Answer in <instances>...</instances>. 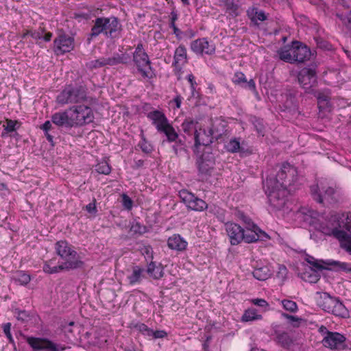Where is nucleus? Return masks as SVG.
Masks as SVG:
<instances>
[{
  "label": "nucleus",
  "mask_w": 351,
  "mask_h": 351,
  "mask_svg": "<svg viewBox=\"0 0 351 351\" xmlns=\"http://www.w3.org/2000/svg\"><path fill=\"white\" fill-rule=\"evenodd\" d=\"M138 147L141 149L146 154L151 153L153 151V147L150 143L147 141L145 138H142L138 143Z\"/></svg>",
  "instance_id": "43"
},
{
  "label": "nucleus",
  "mask_w": 351,
  "mask_h": 351,
  "mask_svg": "<svg viewBox=\"0 0 351 351\" xmlns=\"http://www.w3.org/2000/svg\"><path fill=\"white\" fill-rule=\"evenodd\" d=\"M70 108L64 111L54 113L51 116V122L59 127H73Z\"/></svg>",
  "instance_id": "22"
},
{
  "label": "nucleus",
  "mask_w": 351,
  "mask_h": 351,
  "mask_svg": "<svg viewBox=\"0 0 351 351\" xmlns=\"http://www.w3.org/2000/svg\"><path fill=\"white\" fill-rule=\"evenodd\" d=\"M311 193L313 198L319 203H322L324 199H337L339 195L334 188L322 182L319 184L312 185Z\"/></svg>",
  "instance_id": "13"
},
{
  "label": "nucleus",
  "mask_w": 351,
  "mask_h": 351,
  "mask_svg": "<svg viewBox=\"0 0 351 351\" xmlns=\"http://www.w3.org/2000/svg\"><path fill=\"white\" fill-rule=\"evenodd\" d=\"M55 249L57 254L64 261V267L68 269L80 267L83 262L77 252L66 241H59L56 243Z\"/></svg>",
  "instance_id": "5"
},
{
  "label": "nucleus",
  "mask_w": 351,
  "mask_h": 351,
  "mask_svg": "<svg viewBox=\"0 0 351 351\" xmlns=\"http://www.w3.org/2000/svg\"><path fill=\"white\" fill-rule=\"evenodd\" d=\"M74 47L73 38L65 34L60 33L54 40V51L57 54L71 51Z\"/></svg>",
  "instance_id": "14"
},
{
  "label": "nucleus",
  "mask_w": 351,
  "mask_h": 351,
  "mask_svg": "<svg viewBox=\"0 0 351 351\" xmlns=\"http://www.w3.org/2000/svg\"><path fill=\"white\" fill-rule=\"evenodd\" d=\"M203 152L202 155L197 159V165L199 171L207 174L213 168L215 158L210 149L203 150Z\"/></svg>",
  "instance_id": "20"
},
{
  "label": "nucleus",
  "mask_w": 351,
  "mask_h": 351,
  "mask_svg": "<svg viewBox=\"0 0 351 351\" xmlns=\"http://www.w3.org/2000/svg\"><path fill=\"white\" fill-rule=\"evenodd\" d=\"M183 98L180 95H177L173 100L170 101V104L174 106L176 108H180Z\"/></svg>",
  "instance_id": "51"
},
{
  "label": "nucleus",
  "mask_w": 351,
  "mask_h": 351,
  "mask_svg": "<svg viewBox=\"0 0 351 351\" xmlns=\"http://www.w3.org/2000/svg\"><path fill=\"white\" fill-rule=\"evenodd\" d=\"M287 317L292 321L298 320V319L293 315H287Z\"/></svg>",
  "instance_id": "61"
},
{
  "label": "nucleus",
  "mask_w": 351,
  "mask_h": 351,
  "mask_svg": "<svg viewBox=\"0 0 351 351\" xmlns=\"http://www.w3.org/2000/svg\"><path fill=\"white\" fill-rule=\"evenodd\" d=\"M52 34L51 33H47L43 38L45 41H49L51 38Z\"/></svg>",
  "instance_id": "59"
},
{
  "label": "nucleus",
  "mask_w": 351,
  "mask_h": 351,
  "mask_svg": "<svg viewBox=\"0 0 351 351\" xmlns=\"http://www.w3.org/2000/svg\"><path fill=\"white\" fill-rule=\"evenodd\" d=\"M187 62L186 49L183 45L176 48L174 53L173 64L176 69L180 71L182 66Z\"/></svg>",
  "instance_id": "24"
},
{
  "label": "nucleus",
  "mask_w": 351,
  "mask_h": 351,
  "mask_svg": "<svg viewBox=\"0 0 351 351\" xmlns=\"http://www.w3.org/2000/svg\"><path fill=\"white\" fill-rule=\"evenodd\" d=\"M15 316L18 320L25 321L28 317V314L25 311H18L15 313Z\"/></svg>",
  "instance_id": "52"
},
{
  "label": "nucleus",
  "mask_w": 351,
  "mask_h": 351,
  "mask_svg": "<svg viewBox=\"0 0 351 351\" xmlns=\"http://www.w3.org/2000/svg\"><path fill=\"white\" fill-rule=\"evenodd\" d=\"M181 1H182V3H183L184 5H189V0H181Z\"/></svg>",
  "instance_id": "63"
},
{
  "label": "nucleus",
  "mask_w": 351,
  "mask_h": 351,
  "mask_svg": "<svg viewBox=\"0 0 351 351\" xmlns=\"http://www.w3.org/2000/svg\"><path fill=\"white\" fill-rule=\"evenodd\" d=\"M167 336V333L162 330H158L154 331L152 330V334H151V339H162Z\"/></svg>",
  "instance_id": "47"
},
{
  "label": "nucleus",
  "mask_w": 351,
  "mask_h": 351,
  "mask_svg": "<svg viewBox=\"0 0 351 351\" xmlns=\"http://www.w3.org/2000/svg\"><path fill=\"white\" fill-rule=\"evenodd\" d=\"M95 171L100 174L108 175L111 171V167L107 161L102 160L96 165Z\"/></svg>",
  "instance_id": "37"
},
{
  "label": "nucleus",
  "mask_w": 351,
  "mask_h": 351,
  "mask_svg": "<svg viewBox=\"0 0 351 351\" xmlns=\"http://www.w3.org/2000/svg\"><path fill=\"white\" fill-rule=\"evenodd\" d=\"M346 338L339 332H327L322 339L323 345L330 349H340L344 346Z\"/></svg>",
  "instance_id": "19"
},
{
  "label": "nucleus",
  "mask_w": 351,
  "mask_h": 351,
  "mask_svg": "<svg viewBox=\"0 0 351 351\" xmlns=\"http://www.w3.org/2000/svg\"><path fill=\"white\" fill-rule=\"evenodd\" d=\"M284 309L291 313H295L298 311V305L293 300L285 299L280 301Z\"/></svg>",
  "instance_id": "38"
},
{
  "label": "nucleus",
  "mask_w": 351,
  "mask_h": 351,
  "mask_svg": "<svg viewBox=\"0 0 351 351\" xmlns=\"http://www.w3.org/2000/svg\"><path fill=\"white\" fill-rule=\"evenodd\" d=\"M19 122L17 121L6 119L5 123L3 125L4 131L2 132V136H5V134L16 131Z\"/></svg>",
  "instance_id": "36"
},
{
  "label": "nucleus",
  "mask_w": 351,
  "mask_h": 351,
  "mask_svg": "<svg viewBox=\"0 0 351 351\" xmlns=\"http://www.w3.org/2000/svg\"><path fill=\"white\" fill-rule=\"evenodd\" d=\"M232 82L234 83V84H240L243 82H246V78H245V75L241 73V72H237L235 73L233 78H232Z\"/></svg>",
  "instance_id": "46"
},
{
  "label": "nucleus",
  "mask_w": 351,
  "mask_h": 351,
  "mask_svg": "<svg viewBox=\"0 0 351 351\" xmlns=\"http://www.w3.org/2000/svg\"><path fill=\"white\" fill-rule=\"evenodd\" d=\"M224 6L230 15L236 16L239 15V0H226L224 1Z\"/></svg>",
  "instance_id": "32"
},
{
  "label": "nucleus",
  "mask_w": 351,
  "mask_h": 351,
  "mask_svg": "<svg viewBox=\"0 0 351 351\" xmlns=\"http://www.w3.org/2000/svg\"><path fill=\"white\" fill-rule=\"evenodd\" d=\"M135 328L143 335L146 337L147 339H151V334H152V329L148 328L147 326H146L145 324H142V323L137 324L135 326Z\"/></svg>",
  "instance_id": "40"
},
{
  "label": "nucleus",
  "mask_w": 351,
  "mask_h": 351,
  "mask_svg": "<svg viewBox=\"0 0 351 351\" xmlns=\"http://www.w3.org/2000/svg\"><path fill=\"white\" fill-rule=\"evenodd\" d=\"M262 319V315L259 314L256 309L251 308L245 311L241 317L242 322H252Z\"/></svg>",
  "instance_id": "30"
},
{
  "label": "nucleus",
  "mask_w": 351,
  "mask_h": 351,
  "mask_svg": "<svg viewBox=\"0 0 351 351\" xmlns=\"http://www.w3.org/2000/svg\"><path fill=\"white\" fill-rule=\"evenodd\" d=\"M305 260L307 263H308L317 269L328 268L329 266H333L335 267H338L339 269L343 270H350L348 267V264L346 263H341L330 259H328L326 261L323 260H317L314 257L311 256H306Z\"/></svg>",
  "instance_id": "15"
},
{
  "label": "nucleus",
  "mask_w": 351,
  "mask_h": 351,
  "mask_svg": "<svg viewBox=\"0 0 351 351\" xmlns=\"http://www.w3.org/2000/svg\"><path fill=\"white\" fill-rule=\"evenodd\" d=\"M281 60L287 62H304L311 55L309 49L298 41H293L291 45H286L278 51Z\"/></svg>",
  "instance_id": "4"
},
{
  "label": "nucleus",
  "mask_w": 351,
  "mask_h": 351,
  "mask_svg": "<svg viewBox=\"0 0 351 351\" xmlns=\"http://www.w3.org/2000/svg\"><path fill=\"white\" fill-rule=\"evenodd\" d=\"M159 132H163L167 137L168 141L170 142L176 141L178 137L175 129L169 123Z\"/></svg>",
  "instance_id": "33"
},
{
  "label": "nucleus",
  "mask_w": 351,
  "mask_h": 351,
  "mask_svg": "<svg viewBox=\"0 0 351 351\" xmlns=\"http://www.w3.org/2000/svg\"><path fill=\"white\" fill-rule=\"evenodd\" d=\"M317 304L324 311L337 316L343 317L346 314L345 306L342 303L327 293H322L318 295Z\"/></svg>",
  "instance_id": "8"
},
{
  "label": "nucleus",
  "mask_w": 351,
  "mask_h": 351,
  "mask_svg": "<svg viewBox=\"0 0 351 351\" xmlns=\"http://www.w3.org/2000/svg\"><path fill=\"white\" fill-rule=\"evenodd\" d=\"M27 342L34 350L45 349L46 351H62L64 350V347L56 345L45 339L29 337Z\"/></svg>",
  "instance_id": "16"
},
{
  "label": "nucleus",
  "mask_w": 351,
  "mask_h": 351,
  "mask_svg": "<svg viewBox=\"0 0 351 351\" xmlns=\"http://www.w3.org/2000/svg\"><path fill=\"white\" fill-rule=\"evenodd\" d=\"M247 14L248 17L254 23H258L259 21L266 20L267 16L264 12L259 10L256 8H250L247 10Z\"/></svg>",
  "instance_id": "29"
},
{
  "label": "nucleus",
  "mask_w": 351,
  "mask_h": 351,
  "mask_svg": "<svg viewBox=\"0 0 351 351\" xmlns=\"http://www.w3.org/2000/svg\"><path fill=\"white\" fill-rule=\"evenodd\" d=\"M171 27L173 28L174 34H176V35H178L180 30L178 29V28L176 27V26L173 22L171 23Z\"/></svg>",
  "instance_id": "58"
},
{
  "label": "nucleus",
  "mask_w": 351,
  "mask_h": 351,
  "mask_svg": "<svg viewBox=\"0 0 351 351\" xmlns=\"http://www.w3.org/2000/svg\"><path fill=\"white\" fill-rule=\"evenodd\" d=\"M64 269H66V268L64 267L63 263H62L60 265L56 264V258L46 261L43 266V271L45 273L50 274L58 273Z\"/></svg>",
  "instance_id": "26"
},
{
  "label": "nucleus",
  "mask_w": 351,
  "mask_h": 351,
  "mask_svg": "<svg viewBox=\"0 0 351 351\" xmlns=\"http://www.w3.org/2000/svg\"><path fill=\"white\" fill-rule=\"evenodd\" d=\"M11 324L10 323H6L3 325V332L6 336V337L9 339V341L11 342L13 341L11 332Z\"/></svg>",
  "instance_id": "49"
},
{
  "label": "nucleus",
  "mask_w": 351,
  "mask_h": 351,
  "mask_svg": "<svg viewBox=\"0 0 351 351\" xmlns=\"http://www.w3.org/2000/svg\"><path fill=\"white\" fill-rule=\"evenodd\" d=\"M200 123L191 119H186L182 124V128L185 133L191 134L193 132L196 131L197 125H199Z\"/></svg>",
  "instance_id": "34"
},
{
  "label": "nucleus",
  "mask_w": 351,
  "mask_h": 351,
  "mask_svg": "<svg viewBox=\"0 0 351 351\" xmlns=\"http://www.w3.org/2000/svg\"><path fill=\"white\" fill-rule=\"evenodd\" d=\"M28 36H30L34 40H39L43 38V33L37 31L27 30L23 33L22 38H25Z\"/></svg>",
  "instance_id": "44"
},
{
  "label": "nucleus",
  "mask_w": 351,
  "mask_h": 351,
  "mask_svg": "<svg viewBox=\"0 0 351 351\" xmlns=\"http://www.w3.org/2000/svg\"><path fill=\"white\" fill-rule=\"evenodd\" d=\"M300 185L298 171L289 163H283L276 177L269 176L263 183L269 204L282 210L284 217L298 225H309L324 234L337 239L342 248L351 252V219L348 214L331 215L322 223H317V212L307 207L293 208L286 199Z\"/></svg>",
  "instance_id": "1"
},
{
  "label": "nucleus",
  "mask_w": 351,
  "mask_h": 351,
  "mask_svg": "<svg viewBox=\"0 0 351 351\" xmlns=\"http://www.w3.org/2000/svg\"><path fill=\"white\" fill-rule=\"evenodd\" d=\"M143 271V269L139 266L133 267L131 274L127 276V281L129 285H134L139 283L141 280Z\"/></svg>",
  "instance_id": "28"
},
{
  "label": "nucleus",
  "mask_w": 351,
  "mask_h": 351,
  "mask_svg": "<svg viewBox=\"0 0 351 351\" xmlns=\"http://www.w3.org/2000/svg\"><path fill=\"white\" fill-rule=\"evenodd\" d=\"M301 278L306 282L309 283H315L319 280V275L315 270L310 269L308 271H305L301 274Z\"/></svg>",
  "instance_id": "35"
},
{
  "label": "nucleus",
  "mask_w": 351,
  "mask_h": 351,
  "mask_svg": "<svg viewBox=\"0 0 351 351\" xmlns=\"http://www.w3.org/2000/svg\"><path fill=\"white\" fill-rule=\"evenodd\" d=\"M85 98L86 94L83 89L69 85L57 96L56 101L59 104L65 105L82 101Z\"/></svg>",
  "instance_id": "12"
},
{
  "label": "nucleus",
  "mask_w": 351,
  "mask_h": 351,
  "mask_svg": "<svg viewBox=\"0 0 351 351\" xmlns=\"http://www.w3.org/2000/svg\"><path fill=\"white\" fill-rule=\"evenodd\" d=\"M168 247L174 250L182 251L187 247V242L179 234H173L167 241Z\"/></svg>",
  "instance_id": "25"
},
{
  "label": "nucleus",
  "mask_w": 351,
  "mask_h": 351,
  "mask_svg": "<svg viewBox=\"0 0 351 351\" xmlns=\"http://www.w3.org/2000/svg\"><path fill=\"white\" fill-rule=\"evenodd\" d=\"M147 272L154 279H160L164 275L163 267L161 265H156L151 261L147 265Z\"/></svg>",
  "instance_id": "27"
},
{
  "label": "nucleus",
  "mask_w": 351,
  "mask_h": 351,
  "mask_svg": "<svg viewBox=\"0 0 351 351\" xmlns=\"http://www.w3.org/2000/svg\"><path fill=\"white\" fill-rule=\"evenodd\" d=\"M14 280L21 285H25L29 283L31 278L29 274L20 271L15 274Z\"/></svg>",
  "instance_id": "39"
},
{
  "label": "nucleus",
  "mask_w": 351,
  "mask_h": 351,
  "mask_svg": "<svg viewBox=\"0 0 351 351\" xmlns=\"http://www.w3.org/2000/svg\"><path fill=\"white\" fill-rule=\"evenodd\" d=\"M278 340L281 341L283 345H287L289 342L288 335L286 333L282 334L278 336Z\"/></svg>",
  "instance_id": "54"
},
{
  "label": "nucleus",
  "mask_w": 351,
  "mask_h": 351,
  "mask_svg": "<svg viewBox=\"0 0 351 351\" xmlns=\"http://www.w3.org/2000/svg\"><path fill=\"white\" fill-rule=\"evenodd\" d=\"M6 189L5 185L3 183L0 182V191H3Z\"/></svg>",
  "instance_id": "62"
},
{
  "label": "nucleus",
  "mask_w": 351,
  "mask_h": 351,
  "mask_svg": "<svg viewBox=\"0 0 351 351\" xmlns=\"http://www.w3.org/2000/svg\"><path fill=\"white\" fill-rule=\"evenodd\" d=\"M252 303L262 308H267L268 306L267 302L264 299H253L252 300Z\"/></svg>",
  "instance_id": "48"
},
{
  "label": "nucleus",
  "mask_w": 351,
  "mask_h": 351,
  "mask_svg": "<svg viewBox=\"0 0 351 351\" xmlns=\"http://www.w3.org/2000/svg\"><path fill=\"white\" fill-rule=\"evenodd\" d=\"M225 230L228 234L231 245H238L243 241V228L233 222L225 223Z\"/></svg>",
  "instance_id": "17"
},
{
  "label": "nucleus",
  "mask_w": 351,
  "mask_h": 351,
  "mask_svg": "<svg viewBox=\"0 0 351 351\" xmlns=\"http://www.w3.org/2000/svg\"><path fill=\"white\" fill-rule=\"evenodd\" d=\"M119 30V23L116 18H98L92 28L91 36H97L103 33L108 37L115 38Z\"/></svg>",
  "instance_id": "6"
},
{
  "label": "nucleus",
  "mask_w": 351,
  "mask_h": 351,
  "mask_svg": "<svg viewBox=\"0 0 351 351\" xmlns=\"http://www.w3.org/2000/svg\"><path fill=\"white\" fill-rule=\"evenodd\" d=\"M187 79L191 84V88L193 90L195 88V85L196 84L194 76L192 74H189L187 76Z\"/></svg>",
  "instance_id": "55"
},
{
  "label": "nucleus",
  "mask_w": 351,
  "mask_h": 351,
  "mask_svg": "<svg viewBox=\"0 0 351 351\" xmlns=\"http://www.w3.org/2000/svg\"><path fill=\"white\" fill-rule=\"evenodd\" d=\"M191 50L196 54H208L213 53L215 51V45L208 42L205 38H199L193 41L191 44Z\"/></svg>",
  "instance_id": "18"
},
{
  "label": "nucleus",
  "mask_w": 351,
  "mask_h": 351,
  "mask_svg": "<svg viewBox=\"0 0 351 351\" xmlns=\"http://www.w3.org/2000/svg\"><path fill=\"white\" fill-rule=\"evenodd\" d=\"M271 275L269 269L267 266L256 268L253 271L254 277L258 280H265Z\"/></svg>",
  "instance_id": "31"
},
{
  "label": "nucleus",
  "mask_w": 351,
  "mask_h": 351,
  "mask_svg": "<svg viewBox=\"0 0 351 351\" xmlns=\"http://www.w3.org/2000/svg\"><path fill=\"white\" fill-rule=\"evenodd\" d=\"M247 86L251 90L255 89V83L253 80H250L249 82H247Z\"/></svg>",
  "instance_id": "56"
},
{
  "label": "nucleus",
  "mask_w": 351,
  "mask_h": 351,
  "mask_svg": "<svg viewBox=\"0 0 351 351\" xmlns=\"http://www.w3.org/2000/svg\"><path fill=\"white\" fill-rule=\"evenodd\" d=\"M133 61L138 71L144 78L152 77V67L148 55L145 51L142 44H138L133 53Z\"/></svg>",
  "instance_id": "9"
},
{
  "label": "nucleus",
  "mask_w": 351,
  "mask_h": 351,
  "mask_svg": "<svg viewBox=\"0 0 351 351\" xmlns=\"http://www.w3.org/2000/svg\"><path fill=\"white\" fill-rule=\"evenodd\" d=\"M226 148L228 152H237L240 149V142L236 138L232 139L226 145Z\"/></svg>",
  "instance_id": "42"
},
{
  "label": "nucleus",
  "mask_w": 351,
  "mask_h": 351,
  "mask_svg": "<svg viewBox=\"0 0 351 351\" xmlns=\"http://www.w3.org/2000/svg\"><path fill=\"white\" fill-rule=\"evenodd\" d=\"M341 20L346 25H347V22L346 21V19L343 18L342 16H339Z\"/></svg>",
  "instance_id": "64"
},
{
  "label": "nucleus",
  "mask_w": 351,
  "mask_h": 351,
  "mask_svg": "<svg viewBox=\"0 0 351 351\" xmlns=\"http://www.w3.org/2000/svg\"><path fill=\"white\" fill-rule=\"evenodd\" d=\"M121 198L123 207L128 210H131L133 206L132 199L126 194H123Z\"/></svg>",
  "instance_id": "45"
},
{
  "label": "nucleus",
  "mask_w": 351,
  "mask_h": 351,
  "mask_svg": "<svg viewBox=\"0 0 351 351\" xmlns=\"http://www.w3.org/2000/svg\"><path fill=\"white\" fill-rule=\"evenodd\" d=\"M86 210L93 215H96L97 210L95 201L93 202L89 203L88 205L86 206Z\"/></svg>",
  "instance_id": "50"
},
{
  "label": "nucleus",
  "mask_w": 351,
  "mask_h": 351,
  "mask_svg": "<svg viewBox=\"0 0 351 351\" xmlns=\"http://www.w3.org/2000/svg\"><path fill=\"white\" fill-rule=\"evenodd\" d=\"M73 127L82 126L93 121L94 114L86 105H77L70 108Z\"/></svg>",
  "instance_id": "10"
},
{
  "label": "nucleus",
  "mask_w": 351,
  "mask_h": 351,
  "mask_svg": "<svg viewBox=\"0 0 351 351\" xmlns=\"http://www.w3.org/2000/svg\"><path fill=\"white\" fill-rule=\"evenodd\" d=\"M51 122L50 121H46L44 124L41 126V129L47 133L51 128Z\"/></svg>",
  "instance_id": "53"
},
{
  "label": "nucleus",
  "mask_w": 351,
  "mask_h": 351,
  "mask_svg": "<svg viewBox=\"0 0 351 351\" xmlns=\"http://www.w3.org/2000/svg\"><path fill=\"white\" fill-rule=\"evenodd\" d=\"M126 58L124 56L117 55L112 58H101L88 63L90 68H98L107 65L112 66L119 63H126Z\"/></svg>",
  "instance_id": "21"
},
{
  "label": "nucleus",
  "mask_w": 351,
  "mask_h": 351,
  "mask_svg": "<svg viewBox=\"0 0 351 351\" xmlns=\"http://www.w3.org/2000/svg\"><path fill=\"white\" fill-rule=\"evenodd\" d=\"M179 195L189 208L195 211H202L208 208V212L216 216L219 221H224L226 211L223 208L214 204L208 206L203 199L195 197L194 194L187 190L180 191Z\"/></svg>",
  "instance_id": "3"
},
{
  "label": "nucleus",
  "mask_w": 351,
  "mask_h": 351,
  "mask_svg": "<svg viewBox=\"0 0 351 351\" xmlns=\"http://www.w3.org/2000/svg\"><path fill=\"white\" fill-rule=\"evenodd\" d=\"M242 220L245 224L243 228V241L250 243L258 240L267 241L270 239V236L265 232L261 230L250 219L246 216L242 215Z\"/></svg>",
  "instance_id": "7"
},
{
  "label": "nucleus",
  "mask_w": 351,
  "mask_h": 351,
  "mask_svg": "<svg viewBox=\"0 0 351 351\" xmlns=\"http://www.w3.org/2000/svg\"><path fill=\"white\" fill-rule=\"evenodd\" d=\"M147 117L152 121L158 132L168 123V120L165 114L159 110L149 112Z\"/></svg>",
  "instance_id": "23"
},
{
  "label": "nucleus",
  "mask_w": 351,
  "mask_h": 351,
  "mask_svg": "<svg viewBox=\"0 0 351 351\" xmlns=\"http://www.w3.org/2000/svg\"><path fill=\"white\" fill-rule=\"evenodd\" d=\"M45 135H46V137L47 138V140L49 141V142H52L53 141V137L51 135H50L48 132L47 133H45Z\"/></svg>",
  "instance_id": "60"
},
{
  "label": "nucleus",
  "mask_w": 351,
  "mask_h": 351,
  "mask_svg": "<svg viewBox=\"0 0 351 351\" xmlns=\"http://www.w3.org/2000/svg\"><path fill=\"white\" fill-rule=\"evenodd\" d=\"M140 252L145 258L146 260L153 259V250L149 245H143L140 248Z\"/></svg>",
  "instance_id": "41"
},
{
  "label": "nucleus",
  "mask_w": 351,
  "mask_h": 351,
  "mask_svg": "<svg viewBox=\"0 0 351 351\" xmlns=\"http://www.w3.org/2000/svg\"><path fill=\"white\" fill-rule=\"evenodd\" d=\"M319 331L323 334V335H324V337L327 335V332H330V331H328L327 330V328L326 327H324V326H322L319 328Z\"/></svg>",
  "instance_id": "57"
},
{
  "label": "nucleus",
  "mask_w": 351,
  "mask_h": 351,
  "mask_svg": "<svg viewBox=\"0 0 351 351\" xmlns=\"http://www.w3.org/2000/svg\"><path fill=\"white\" fill-rule=\"evenodd\" d=\"M317 81L315 71L311 68H304L298 74V82L306 92L313 93L317 98L318 106L320 110L330 111V106L329 103V92L324 93L314 92L312 88Z\"/></svg>",
  "instance_id": "2"
},
{
  "label": "nucleus",
  "mask_w": 351,
  "mask_h": 351,
  "mask_svg": "<svg viewBox=\"0 0 351 351\" xmlns=\"http://www.w3.org/2000/svg\"><path fill=\"white\" fill-rule=\"evenodd\" d=\"M215 133L214 129L205 124L200 123L197 125L196 131L194 134L195 152L200 149V147L203 146V150L210 149L208 145L212 143L213 135Z\"/></svg>",
  "instance_id": "11"
}]
</instances>
